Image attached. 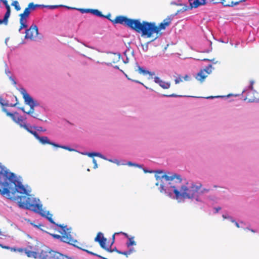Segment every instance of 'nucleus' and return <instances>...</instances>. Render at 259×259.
Segmentation results:
<instances>
[{
	"mask_svg": "<svg viewBox=\"0 0 259 259\" xmlns=\"http://www.w3.org/2000/svg\"><path fill=\"white\" fill-rule=\"evenodd\" d=\"M211 68L212 65H209L208 66H207L205 69H204L203 70L208 75L211 72Z\"/></svg>",
	"mask_w": 259,
	"mask_h": 259,
	"instance_id": "obj_34",
	"label": "nucleus"
},
{
	"mask_svg": "<svg viewBox=\"0 0 259 259\" xmlns=\"http://www.w3.org/2000/svg\"><path fill=\"white\" fill-rule=\"evenodd\" d=\"M120 58L119 54L111 53L108 56V60L109 63L114 64L118 62Z\"/></svg>",
	"mask_w": 259,
	"mask_h": 259,
	"instance_id": "obj_15",
	"label": "nucleus"
},
{
	"mask_svg": "<svg viewBox=\"0 0 259 259\" xmlns=\"http://www.w3.org/2000/svg\"><path fill=\"white\" fill-rule=\"evenodd\" d=\"M40 6L37 4H34L33 3H30L28 5V8L30 11H34L36 8L39 7Z\"/></svg>",
	"mask_w": 259,
	"mask_h": 259,
	"instance_id": "obj_26",
	"label": "nucleus"
},
{
	"mask_svg": "<svg viewBox=\"0 0 259 259\" xmlns=\"http://www.w3.org/2000/svg\"><path fill=\"white\" fill-rule=\"evenodd\" d=\"M127 165H128L130 166H137V167H141L140 165H139L138 164H136V163H133L131 161H129L127 162Z\"/></svg>",
	"mask_w": 259,
	"mask_h": 259,
	"instance_id": "obj_40",
	"label": "nucleus"
},
{
	"mask_svg": "<svg viewBox=\"0 0 259 259\" xmlns=\"http://www.w3.org/2000/svg\"><path fill=\"white\" fill-rule=\"evenodd\" d=\"M127 78H128V79H129V80H132V81H134V82H137V83H140V84H143H143L142 82H140V81H138V80H136V79H133V78H129V77H127Z\"/></svg>",
	"mask_w": 259,
	"mask_h": 259,
	"instance_id": "obj_43",
	"label": "nucleus"
},
{
	"mask_svg": "<svg viewBox=\"0 0 259 259\" xmlns=\"http://www.w3.org/2000/svg\"><path fill=\"white\" fill-rule=\"evenodd\" d=\"M188 76L187 75H186L184 77H183V78H184L185 80H187L188 79Z\"/></svg>",
	"mask_w": 259,
	"mask_h": 259,
	"instance_id": "obj_57",
	"label": "nucleus"
},
{
	"mask_svg": "<svg viewBox=\"0 0 259 259\" xmlns=\"http://www.w3.org/2000/svg\"><path fill=\"white\" fill-rule=\"evenodd\" d=\"M97 154H98V155H96V156H99V157H100L101 158H104L103 156H102V154H101L100 153H97Z\"/></svg>",
	"mask_w": 259,
	"mask_h": 259,
	"instance_id": "obj_54",
	"label": "nucleus"
},
{
	"mask_svg": "<svg viewBox=\"0 0 259 259\" xmlns=\"http://www.w3.org/2000/svg\"><path fill=\"white\" fill-rule=\"evenodd\" d=\"M138 71L140 73L143 74L144 75L149 74L151 78H152V76L155 74L154 72H149V71L145 70L142 67L139 66H138Z\"/></svg>",
	"mask_w": 259,
	"mask_h": 259,
	"instance_id": "obj_21",
	"label": "nucleus"
},
{
	"mask_svg": "<svg viewBox=\"0 0 259 259\" xmlns=\"http://www.w3.org/2000/svg\"><path fill=\"white\" fill-rule=\"evenodd\" d=\"M116 252L120 254H122L123 253V251H121L118 250H116Z\"/></svg>",
	"mask_w": 259,
	"mask_h": 259,
	"instance_id": "obj_55",
	"label": "nucleus"
},
{
	"mask_svg": "<svg viewBox=\"0 0 259 259\" xmlns=\"http://www.w3.org/2000/svg\"><path fill=\"white\" fill-rule=\"evenodd\" d=\"M7 9V12H11V8L10 5L5 6Z\"/></svg>",
	"mask_w": 259,
	"mask_h": 259,
	"instance_id": "obj_50",
	"label": "nucleus"
},
{
	"mask_svg": "<svg viewBox=\"0 0 259 259\" xmlns=\"http://www.w3.org/2000/svg\"><path fill=\"white\" fill-rule=\"evenodd\" d=\"M123 62L124 63H127L129 62V60L127 58H126V60H124Z\"/></svg>",
	"mask_w": 259,
	"mask_h": 259,
	"instance_id": "obj_56",
	"label": "nucleus"
},
{
	"mask_svg": "<svg viewBox=\"0 0 259 259\" xmlns=\"http://www.w3.org/2000/svg\"><path fill=\"white\" fill-rule=\"evenodd\" d=\"M244 101H247L248 102H253L254 101V99L249 98L247 96L244 98Z\"/></svg>",
	"mask_w": 259,
	"mask_h": 259,
	"instance_id": "obj_38",
	"label": "nucleus"
},
{
	"mask_svg": "<svg viewBox=\"0 0 259 259\" xmlns=\"http://www.w3.org/2000/svg\"><path fill=\"white\" fill-rule=\"evenodd\" d=\"M210 191L209 189H206V188H203V189H200L199 190V193H198V196L201 195L204 193H208Z\"/></svg>",
	"mask_w": 259,
	"mask_h": 259,
	"instance_id": "obj_31",
	"label": "nucleus"
},
{
	"mask_svg": "<svg viewBox=\"0 0 259 259\" xmlns=\"http://www.w3.org/2000/svg\"><path fill=\"white\" fill-rule=\"evenodd\" d=\"M37 131H42V132H45L46 131V130H44L41 127L39 126V127H37L35 128Z\"/></svg>",
	"mask_w": 259,
	"mask_h": 259,
	"instance_id": "obj_47",
	"label": "nucleus"
},
{
	"mask_svg": "<svg viewBox=\"0 0 259 259\" xmlns=\"http://www.w3.org/2000/svg\"><path fill=\"white\" fill-rule=\"evenodd\" d=\"M171 21V17H167L158 26L154 22L143 21L142 36L149 38L152 36L154 33L160 35L161 33H160V31L161 30L165 29L170 24Z\"/></svg>",
	"mask_w": 259,
	"mask_h": 259,
	"instance_id": "obj_4",
	"label": "nucleus"
},
{
	"mask_svg": "<svg viewBox=\"0 0 259 259\" xmlns=\"http://www.w3.org/2000/svg\"><path fill=\"white\" fill-rule=\"evenodd\" d=\"M47 229L48 231L44 229L41 230L50 234L55 239L71 244L76 242L74 238L71 228H47Z\"/></svg>",
	"mask_w": 259,
	"mask_h": 259,
	"instance_id": "obj_3",
	"label": "nucleus"
},
{
	"mask_svg": "<svg viewBox=\"0 0 259 259\" xmlns=\"http://www.w3.org/2000/svg\"><path fill=\"white\" fill-rule=\"evenodd\" d=\"M248 231H251L252 232H255V230L254 229H253L252 228H249V227H247V228H246Z\"/></svg>",
	"mask_w": 259,
	"mask_h": 259,
	"instance_id": "obj_52",
	"label": "nucleus"
},
{
	"mask_svg": "<svg viewBox=\"0 0 259 259\" xmlns=\"http://www.w3.org/2000/svg\"><path fill=\"white\" fill-rule=\"evenodd\" d=\"M90 157H93L96 155H98V154L97 153H89L87 154Z\"/></svg>",
	"mask_w": 259,
	"mask_h": 259,
	"instance_id": "obj_44",
	"label": "nucleus"
},
{
	"mask_svg": "<svg viewBox=\"0 0 259 259\" xmlns=\"http://www.w3.org/2000/svg\"><path fill=\"white\" fill-rule=\"evenodd\" d=\"M14 175V173L9 171L6 167L2 165L0 163V185H2L9 179H12V177Z\"/></svg>",
	"mask_w": 259,
	"mask_h": 259,
	"instance_id": "obj_9",
	"label": "nucleus"
},
{
	"mask_svg": "<svg viewBox=\"0 0 259 259\" xmlns=\"http://www.w3.org/2000/svg\"><path fill=\"white\" fill-rule=\"evenodd\" d=\"M11 12H6L4 16V24L7 25L8 22V18L10 17Z\"/></svg>",
	"mask_w": 259,
	"mask_h": 259,
	"instance_id": "obj_30",
	"label": "nucleus"
},
{
	"mask_svg": "<svg viewBox=\"0 0 259 259\" xmlns=\"http://www.w3.org/2000/svg\"><path fill=\"white\" fill-rule=\"evenodd\" d=\"M31 13L30 10L28 8H25L23 13L20 14L19 16L21 18L26 19L29 17Z\"/></svg>",
	"mask_w": 259,
	"mask_h": 259,
	"instance_id": "obj_22",
	"label": "nucleus"
},
{
	"mask_svg": "<svg viewBox=\"0 0 259 259\" xmlns=\"http://www.w3.org/2000/svg\"><path fill=\"white\" fill-rule=\"evenodd\" d=\"M4 23V19H3V20H1L0 19V24H2L3 23Z\"/></svg>",
	"mask_w": 259,
	"mask_h": 259,
	"instance_id": "obj_62",
	"label": "nucleus"
},
{
	"mask_svg": "<svg viewBox=\"0 0 259 259\" xmlns=\"http://www.w3.org/2000/svg\"><path fill=\"white\" fill-rule=\"evenodd\" d=\"M208 2L213 4L221 3L224 6H232L233 4L237 3V2H230L229 1L226 0H208Z\"/></svg>",
	"mask_w": 259,
	"mask_h": 259,
	"instance_id": "obj_17",
	"label": "nucleus"
},
{
	"mask_svg": "<svg viewBox=\"0 0 259 259\" xmlns=\"http://www.w3.org/2000/svg\"><path fill=\"white\" fill-rule=\"evenodd\" d=\"M110 21L114 24L123 25L142 34L143 21L141 22L139 19H133L124 16H118L114 19Z\"/></svg>",
	"mask_w": 259,
	"mask_h": 259,
	"instance_id": "obj_5",
	"label": "nucleus"
},
{
	"mask_svg": "<svg viewBox=\"0 0 259 259\" xmlns=\"http://www.w3.org/2000/svg\"><path fill=\"white\" fill-rule=\"evenodd\" d=\"M10 250L11 251H13V252L18 251V252H23V251H24V249H23V248H15V247H10Z\"/></svg>",
	"mask_w": 259,
	"mask_h": 259,
	"instance_id": "obj_32",
	"label": "nucleus"
},
{
	"mask_svg": "<svg viewBox=\"0 0 259 259\" xmlns=\"http://www.w3.org/2000/svg\"><path fill=\"white\" fill-rule=\"evenodd\" d=\"M159 85L163 89H167L168 88H169L170 86V83H169V82H165V81H161L160 83L159 84Z\"/></svg>",
	"mask_w": 259,
	"mask_h": 259,
	"instance_id": "obj_25",
	"label": "nucleus"
},
{
	"mask_svg": "<svg viewBox=\"0 0 259 259\" xmlns=\"http://www.w3.org/2000/svg\"><path fill=\"white\" fill-rule=\"evenodd\" d=\"M38 105V103L32 104V105H29L30 106V110L27 111V112H26V113L28 114H32L34 113V107Z\"/></svg>",
	"mask_w": 259,
	"mask_h": 259,
	"instance_id": "obj_24",
	"label": "nucleus"
},
{
	"mask_svg": "<svg viewBox=\"0 0 259 259\" xmlns=\"http://www.w3.org/2000/svg\"><path fill=\"white\" fill-rule=\"evenodd\" d=\"M20 92L22 95L23 98L26 104L30 105L32 104L37 103L29 96V95L27 93L26 91L24 89L21 88L20 90Z\"/></svg>",
	"mask_w": 259,
	"mask_h": 259,
	"instance_id": "obj_12",
	"label": "nucleus"
},
{
	"mask_svg": "<svg viewBox=\"0 0 259 259\" xmlns=\"http://www.w3.org/2000/svg\"><path fill=\"white\" fill-rule=\"evenodd\" d=\"M120 233L124 235L126 238L128 239V241L126 242V245L127 247H130L132 245H136V242L134 240V237H130L128 235L125 233L119 232V233H115L112 236L113 240H114L115 235L116 234H119Z\"/></svg>",
	"mask_w": 259,
	"mask_h": 259,
	"instance_id": "obj_18",
	"label": "nucleus"
},
{
	"mask_svg": "<svg viewBox=\"0 0 259 259\" xmlns=\"http://www.w3.org/2000/svg\"><path fill=\"white\" fill-rule=\"evenodd\" d=\"M27 19L20 17V26L19 29V31H20L23 28H25L27 27V25L26 24Z\"/></svg>",
	"mask_w": 259,
	"mask_h": 259,
	"instance_id": "obj_23",
	"label": "nucleus"
},
{
	"mask_svg": "<svg viewBox=\"0 0 259 259\" xmlns=\"http://www.w3.org/2000/svg\"><path fill=\"white\" fill-rule=\"evenodd\" d=\"M1 1H2V2H3V3H4V4L5 5V6L9 5L8 4L7 0H1Z\"/></svg>",
	"mask_w": 259,
	"mask_h": 259,
	"instance_id": "obj_49",
	"label": "nucleus"
},
{
	"mask_svg": "<svg viewBox=\"0 0 259 259\" xmlns=\"http://www.w3.org/2000/svg\"><path fill=\"white\" fill-rule=\"evenodd\" d=\"M175 81L176 84L179 83L180 82L183 81V77L179 76L175 79Z\"/></svg>",
	"mask_w": 259,
	"mask_h": 259,
	"instance_id": "obj_37",
	"label": "nucleus"
},
{
	"mask_svg": "<svg viewBox=\"0 0 259 259\" xmlns=\"http://www.w3.org/2000/svg\"><path fill=\"white\" fill-rule=\"evenodd\" d=\"M27 256L29 257H33L34 258H39V250L37 251H31L28 250L27 248L24 249V251Z\"/></svg>",
	"mask_w": 259,
	"mask_h": 259,
	"instance_id": "obj_16",
	"label": "nucleus"
},
{
	"mask_svg": "<svg viewBox=\"0 0 259 259\" xmlns=\"http://www.w3.org/2000/svg\"><path fill=\"white\" fill-rule=\"evenodd\" d=\"M5 236V235L4 234V232H3L2 231H0V236Z\"/></svg>",
	"mask_w": 259,
	"mask_h": 259,
	"instance_id": "obj_58",
	"label": "nucleus"
},
{
	"mask_svg": "<svg viewBox=\"0 0 259 259\" xmlns=\"http://www.w3.org/2000/svg\"><path fill=\"white\" fill-rule=\"evenodd\" d=\"M254 84V81L253 80L250 81V84L248 87L249 89L252 90H253V85Z\"/></svg>",
	"mask_w": 259,
	"mask_h": 259,
	"instance_id": "obj_41",
	"label": "nucleus"
},
{
	"mask_svg": "<svg viewBox=\"0 0 259 259\" xmlns=\"http://www.w3.org/2000/svg\"><path fill=\"white\" fill-rule=\"evenodd\" d=\"M40 143H41L42 144H49L57 148H61L65 150H67L69 151H73L74 150L68 147L65 146H61L60 145H58L57 144H56L55 143L52 142L50 141L49 138L47 137L44 136V137H40L38 140Z\"/></svg>",
	"mask_w": 259,
	"mask_h": 259,
	"instance_id": "obj_10",
	"label": "nucleus"
},
{
	"mask_svg": "<svg viewBox=\"0 0 259 259\" xmlns=\"http://www.w3.org/2000/svg\"><path fill=\"white\" fill-rule=\"evenodd\" d=\"M37 212L39 213L41 216L46 218L51 223L55 224L57 227H67L66 226H64L63 224L58 225L56 224L52 219V214L49 211L44 210L42 207H41V211H38Z\"/></svg>",
	"mask_w": 259,
	"mask_h": 259,
	"instance_id": "obj_14",
	"label": "nucleus"
},
{
	"mask_svg": "<svg viewBox=\"0 0 259 259\" xmlns=\"http://www.w3.org/2000/svg\"><path fill=\"white\" fill-rule=\"evenodd\" d=\"M82 250L85 251H86V252H87L88 253H90L91 254L97 256L98 257H100V258H101L102 259H107V258H105L104 257H103V256H101L100 255L97 254L96 253H94L93 252L90 251H89L88 250H85L84 249H82Z\"/></svg>",
	"mask_w": 259,
	"mask_h": 259,
	"instance_id": "obj_35",
	"label": "nucleus"
},
{
	"mask_svg": "<svg viewBox=\"0 0 259 259\" xmlns=\"http://www.w3.org/2000/svg\"><path fill=\"white\" fill-rule=\"evenodd\" d=\"M202 184H199L198 185L192 184L191 186L188 188L187 186L183 185L180 189V198L183 197L184 198H196L197 201H199L198 199L199 190L202 187Z\"/></svg>",
	"mask_w": 259,
	"mask_h": 259,
	"instance_id": "obj_6",
	"label": "nucleus"
},
{
	"mask_svg": "<svg viewBox=\"0 0 259 259\" xmlns=\"http://www.w3.org/2000/svg\"><path fill=\"white\" fill-rule=\"evenodd\" d=\"M63 254L53 250L47 247L39 249V259H64Z\"/></svg>",
	"mask_w": 259,
	"mask_h": 259,
	"instance_id": "obj_7",
	"label": "nucleus"
},
{
	"mask_svg": "<svg viewBox=\"0 0 259 259\" xmlns=\"http://www.w3.org/2000/svg\"><path fill=\"white\" fill-rule=\"evenodd\" d=\"M26 131L27 132H28L29 133H30V134H31L32 135H33L34 136V137L38 140H39V138L40 137V136H38V135L36 132L30 130V128L29 127H28V128H27V130H26Z\"/></svg>",
	"mask_w": 259,
	"mask_h": 259,
	"instance_id": "obj_29",
	"label": "nucleus"
},
{
	"mask_svg": "<svg viewBox=\"0 0 259 259\" xmlns=\"http://www.w3.org/2000/svg\"><path fill=\"white\" fill-rule=\"evenodd\" d=\"M207 76V73L204 70H201L197 74L196 78L200 81H203V80Z\"/></svg>",
	"mask_w": 259,
	"mask_h": 259,
	"instance_id": "obj_19",
	"label": "nucleus"
},
{
	"mask_svg": "<svg viewBox=\"0 0 259 259\" xmlns=\"http://www.w3.org/2000/svg\"><path fill=\"white\" fill-rule=\"evenodd\" d=\"M38 33V28L36 25H31L30 28L25 31V38L34 39Z\"/></svg>",
	"mask_w": 259,
	"mask_h": 259,
	"instance_id": "obj_11",
	"label": "nucleus"
},
{
	"mask_svg": "<svg viewBox=\"0 0 259 259\" xmlns=\"http://www.w3.org/2000/svg\"><path fill=\"white\" fill-rule=\"evenodd\" d=\"M155 178L157 181L156 185L160 186L159 189L160 192L166 193L170 196L174 193L177 199L180 198V189L183 186L180 175L173 174L168 176L164 174L162 171H157Z\"/></svg>",
	"mask_w": 259,
	"mask_h": 259,
	"instance_id": "obj_2",
	"label": "nucleus"
},
{
	"mask_svg": "<svg viewBox=\"0 0 259 259\" xmlns=\"http://www.w3.org/2000/svg\"><path fill=\"white\" fill-rule=\"evenodd\" d=\"M84 12H90L92 13L93 14L100 17H105L104 15H103L102 13L97 9H86V10H82Z\"/></svg>",
	"mask_w": 259,
	"mask_h": 259,
	"instance_id": "obj_20",
	"label": "nucleus"
},
{
	"mask_svg": "<svg viewBox=\"0 0 259 259\" xmlns=\"http://www.w3.org/2000/svg\"><path fill=\"white\" fill-rule=\"evenodd\" d=\"M95 241L98 242L102 248L105 249L108 252H111L112 250H109V248L105 246L106 239L104 237L103 234L99 232L95 239Z\"/></svg>",
	"mask_w": 259,
	"mask_h": 259,
	"instance_id": "obj_13",
	"label": "nucleus"
},
{
	"mask_svg": "<svg viewBox=\"0 0 259 259\" xmlns=\"http://www.w3.org/2000/svg\"><path fill=\"white\" fill-rule=\"evenodd\" d=\"M11 5L12 6H14L15 7V9L16 10V11H19L21 10V7L20 6L19 3L17 1H14L12 2L11 4Z\"/></svg>",
	"mask_w": 259,
	"mask_h": 259,
	"instance_id": "obj_27",
	"label": "nucleus"
},
{
	"mask_svg": "<svg viewBox=\"0 0 259 259\" xmlns=\"http://www.w3.org/2000/svg\"><path fill=\"white\" fill-rule=\"evenodd\" d=\"M221 208L220 207H218V208H215V209H216V212H219V211L220 210H221Z\"/></svg>",
	"mask_w": 259,
	"mask_h": 259,
	"instance_id": "obj_59",
	"label": "nucleus"
},
{
	"mask_svg": "<svg viewBox=\"0 0 259 259\" xmlns=\"http://www.w3.org/2000/svg\"><path fill=\"white\" fill-rule=\"evenodd\" d=\"M0 194L10 200L17 201L20 207L36 212L41 211L42 205L38 203L39 200L27 193L15 174L12 179H9L0 185Z\"/></svg>",
	"mask_w": 259,
	"mask_h": 259,
	"instance_id": "obj_1",
	"label": "nucleus"
},
{
	"mask_svg": "<svg viewBox=\"0 0 259 259\" xmlns=\"http://www.w3.org/2000/svg\"><path fill=\"white\" fill-rule=\"evenodd\" d=\"M164 96L169 97H177V95H176L174 94H172L168 95H164Z\"/></svg>",
	"mask_w": 259,
	"mask_h": 259,
	"instance_id": "obj_48",
	"label": "nucleus"
},
{
	"mask_svg": "<svg viewBox=\"0 0 259 259\" xmlns=\"http://www.w3.org/2000/svg\"><path fill=\"white\" fill-rule=\"evenodd\" d=\"M31 116L34 117V118H37V114H34V115H31Z\"/></svg>",
	"mask_w": 259,
	"mask_h": 259,
	"instance_id": "obj_64",
	"label": "nucleus"
},
{
	"mask_svg": "<svg viewBox=\"0 0 259 259\" xmlns=\"http://www.w3.org/2000/svg\"><path fill=\"white\" fill-rule=\"evenodd\" d=\"M191 8H196L199 6H201V2L199 0H194L193 3H190Z\"/></svg>",
	"mask_w": 259,
	"mask_h": 259,
	"instance_id": "obj_28",
	"label": "nucleus"
},
{
	"mask_svg": "<svg viewBox=\"0 0 259 259\" xmlns=\"http://www.w3.org/2000/svg\"><path fill=\"white\" fill-rule=\"evenodd\" d=\"M202 60H203V61H213V60H209V59H203Z\"/></svg>",
	"mask_w": 259,
	"mask_h": 259,
	"instance_id": "obj_61",
	"label": "nucleus"
},
{
	"mask_svg": "<svg viewBox=\"0 0 259 259\" xmlns=\"http://www.w3.org/2000/svg\"><path fill=\"white\" fill-rule=\"evenodd\" d=\"M110 16H111V15L110 14H108V15H107L106 16H105L104 17L107 18V19H108L110 21V20H111V19H110Z\"/></svg>",
	"mask_w": 259,
	"mask_h": 259,
	"instance_id": "obj_53",
	"label": "nucleus"
},
{
	"mask_svg": "<svg viewBox=\"0 0 259 259\" xmlns=\"http://www.w3.org/2000/svg\"><path fill=\"white\" fill-rule=\"evenodd\" d=\"M63 256L65 257L64 259H69V257L64 254H63Z\"/></svg>",
	"mask_w": 259,
	"mask_h": 259,
	"instance_id": "obj_63",
	"label": "nucleus"
},
{
	"mask_svg": "<svg viewBox=\"0 0 259 259\" xmlns=\"http://www.w3.org/2000/svg\"><path fill=\"white\" fill-rule=\"evenodd\" d=\"M200 2H201V6L204 5L206 4V0H201Z\"/></svg>",
	"mask_w": 259,
	"mask_h": 259,
	"instance_id": "obj_51",
	"label": "nucleus"
},
{
	"mask_svg": "<svg viewBox=\"0 0 259 259\" xmlns=\"http://www.w3.org/2000/svg\"><path fill=\"white\" fill-rule=\"evenodd\" d=\"M223 217L224 219H229L230 221L232 222H234V224L236 226V227H239V225H238V224L234 221V220H233L232 218L228 215H225V214H223Z\"/></svg>",
	"mask_w": 259,
	"mask_h": 259,
	"instance_id": "obj_33",
	"label": "nucleus"
},
{
	"mask_svg": "<svg viewBox=\"0 0 259 259\" xmlns=\"http://www.w3.org/2000/svg\"><path fill=\"white\" fill-rule=\"evenodd\" d=\"M3 99L0 97V104L2 106H8V104H4L3 103Z\"/></svg>",
	"mask_w": 259,
	"mask_h": 259,
	"instance_id": "obj_46",
	"label": "nucleus"
},
{
	"mask_svg": "<svg viewBox=\"0 0 259 259\" xmlns=\"http://www.w3.org/2000/svg\"><path fill=\"white\" fill-rule=\"evenodd\" d=\"M93 163H94V168L95 169V168H97L98 165H97V163L96 160L95 159L93 158Z\"/></svg>",
	"mask_w": 259,
	"mask_h": 259,
	"instance_id": "obj_42",
	"label": "nucleus"
},
{
	"mask_svg": "<svg viewBox=\"0 0 259 259\" xmlns=\"http://www.w3.org/2000/svg\"><path fill=\"white\" fill-rule=\"evenodd\" d=\"M0 246L2 248H4V249H10V247L8 246H5V245H3L1 244H0Z\"/></svg>",
	"mask_w": 259,
	"mask_h": 259,
	"instance_id": "obj_45",
	"label": "nucleus"
},
{
	"mask_svg": "<svg viewBox=\"0 0 259 259\" xmlns=\"http://www.w3.org/2000/svg\"><path fill=\"white\" fill-rule=\"evenodd\" d=\"M20 109H21V110L23 112H24V113H26V112H27L26 111H25V109H24V107H21V108H20Z\"/></svg>",
	"mask_w": 259,
	"mask_h": 259,
	"instance_id": "obj_60",
	"label": "nucleus"
},
{
	"mask_svg": "<svg viewBox=\"0 0 259 259\" xmlns=\"http://www.w3.org/2000/svg\"><path fill=\"white\" fill-rule=\"evenodd\" d=\"M3 111L6 113L7 116H10L13 119V120L19 124L21 127H23L25 130H27L28 126L25 123L26 118H24L23 116L19 115L17 112L12 113L8 111L6 109H4Z\"/></svg>",
	"mask_w": 259,
	"mask_h": 259,
	"instance_id": "obj_8",
	"label": "nucleus"
},
{
	"mask_svg": "<svg viewBox=\"0 0 259 259\" xmlns=\"http://www.w3.org/2000/svg\"><path fill=\"white\" fill-rule=\"evenodd\" d=\"M134 249H130L129 250L127 251H123V253L122 254L123 255H125L126 257L128 256V255H129L130 254H131V253H132L134 251Z\"/></svg>",
	"mask_w": 259,
	"mask_h": 259,
	"instance_id": "obj_36",
	"label": "nucleus"
},
{
	"mask_svg": "<svg viewBox=\"0 0 259 259\" xmlns=\"http://www.w3.org/2000/svg\"><path fill=\"white\" fill-rule=\"evenodd\" d=\"M162 81V80H161L160 79V78H159L158 77H154V81L158 83V84H159L160 82Z\"/></svg>",
	"mask_w": 259,
	"mask_h": 259,
	"instance_id": "obj_39",
	"label": "nucleus"
}]
</instances>
